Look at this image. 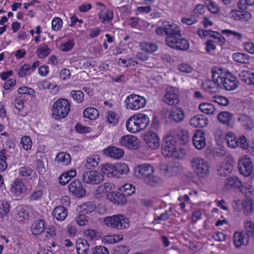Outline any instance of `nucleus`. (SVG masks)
<instances>
[{"mask_svg": "<svg viewBox=\"0 0 254 254\" xmlns=\"http://www.w3.org/2000/svg\"><path fill=\"white\" fill-rule=\"evenodd\" d=\"M70 109V105L67 100L61 98L53 105L52 117L56 120H61L65 118Z\"/></svg>", "mask_w": 254, "mask_h": 254, "instance_id": "nucleus-1", "label": "nucleus"}, {"mask_svg": "<svg viewBox=\"0 0 254 254\" xmlns=\"http://www.w3.org/2000/svg\"><path fill=\"white\" fill-rule=\"evenodd\" d=\"M212 80L206 79L202 83V87L206 91L211 93H218L221 89L220 78L218 72V67L213 68L211 70Z\"/></svg>", "mask_w": 254, "mask_h": 254, "instance_id": "nucleus-2", "label": "nucleus"}, {"mask_svg": "<svg viewBox=\"0 0 254 254\" xmlns=\"http://www.w3.org/2000/svg\"><path fill=\"white\" fill-rule=\"evenodd\" d=\"M180 28L176 24L171 21H165L161 27L156 30V34L158 35H166V38L170 37H175L181 36Z\"/></svg>", "mask_w": 254, "mask_h": 254, "instance_id": "nucleus-3", "label": "nucleus"}, {"mask_svg": "<svg viewBox=\"0 0 254 254\" xmlns=\"http://www.w3.org/2000/svg\"><path fill=\"white\" fill-rule=\"evenodd\" d=\"M218 74L220 75V82L221 89L231 91L235 89L238 86V81L235 76L230 72L218 68Z\"/></svg>", "mask_w": 254, "mask_h": 254, "instance_id": "nucleus-4", "label": "nucleus"}, {"mask_svg": "<svg viewBox=\"0 0 254 254\" xmlns=\"http://www.w3.org/2000/svg\"><path fill=\"white\" fill-rule=\"evenodd\" d=\"M106 225L118 230L125 229L129 227V221L123 215H114L104 218Z\"/></svg>", "mask_w": 254, "mask_h": 254, "instance_id": "nucleus-5", "label": "nucleus"}, {"mask_svg": "<svg viewBox=\"0 0 254 254\" xmlns=\"http://www.w3.org/2000/svg\"><path fill=\"white\" fill-rule=\"evenodd\" d=\"M191 165L195 174L200 178L207 177L209 173L208 162L200 157H194L191 161Z\"/></svg>", "mask_w": 254, "mask_h": 254, "instance_id": "nucleus-6", "label": "nucleus"}, {"mask_svg": "<svg viewBox=\"0 0 254 254\" xmlns=\"http://www.w3.org/2000/svg\"><path fill=\"white\" fill-rule=\"evenodd\" d=\"M177 140L173 136H167L163 140L162 144V153L167 157H174L177 153Z\"/></svg>", "mask_w": 254, "mask_h": 254, "instance_id": "nucleus-7", "label": "nucleus"}, {"mask_svg": "<svg viewBox=\"0 0 254 254\" xmlns=\"http://www.w3.org/2000/svg\"><path fill=\"white\" fill-rule=\"evenodd\" d=\"M125 102L127 109L137 110L145 106L146 100L143 96L132 94L126 98Z\"/></svg>", "mask_w": 254, "mask_h": 254, "instance_id": "nucleus-8", "label": "nucleus"}, {"mask_svg": "<svg viewBox=\"0 0 254 254\" xmlns=\"http://www.w3.org/2000/svg\"><path fill=\"white\" fill-rule=\"evenodd\" d=\"M165 41L168 46L179 51H185L190 48L189 41L184 38H180L179 36L170 37L168 39H166Z\"/></svg>", "mask_w": 254, "mask_h": 254, "instance_id": "nucleus-9", "label": "nucleus"}, {"mask_svg": "<svg viewBox=\"0 0 254 254\" xmlns=\"http://www.w3.org/2000/svg\"><path fill=\"white\" fill-rule=\"evenodd\" d=\"M104 176L96 171L86 172L82 176V181L84 183L91 185L99 184L104 180Z\"/></svg>", "mask_w": 254, "mask_h": 254, "instance_id": "nucleus-10", "label": "nucleus"}, {"mask_svg": "<svg viewBox=\"0 0 254 254\" xmlns=\"http://www.w3.org/2000/svg\"><path fill=\"white\" fill-rule=\"evenodd\" d=\"M163 101L170 106H176L179 104L180 100L178 89L173 87L167 88Z\"/></svg>", "mask_w": 254, "mask_h": 254, "instance_id": "nucleus-11", "label": "nucleus"}, {"mask_svg": "<svg viewBox=\"0 0 254 254\" xmlns=\"http://www.w3.org/2000/svg\"><path fill=\"white\" fill-rule=\"evenodd\" d=\"M160 168L161 171L169 177L177 175L183 170L182 166L177 162H170L167 164H163Z\"/></svg>", "mask_w": 254, "mask_h": 254, "instance_id": "nucleus-12", "label": "nucleus"}, {"mask_svg": "<svg viewBox=\"0 0 254 254\" xmlns=\"http://www.w3.org/2000/svg\"><path fill=\"white\" fill-rule=\"evenodd\" d=\"M154 169L153 166L148 164H141L135 167L134 174L135 177L145 180L154 173Z\"/></svg>", "mask_w": 254, "mask_h": 254, "instance_id": "nucleus-13", "label": "nucleus"}, {"mask_svg": "<svg viewBox=\"0 0 254 254\" xmlns=\"http://www.w3.org/2000/svg\"><path fill=\"white\" fill-rule=\"evenodd\" d=\"M143 140L151 149L156 150L160 146V138L157 133L153 131H148L145 133Z\"/></svg>", "mask_w": 254, "mask_h": 254, "instance_id": "nucleus-14", "label": "nucleus"}, {"mask_svg": "<svg viewBox=\"0 0 254 254\" xmlns=\"http://www.w3.org/2000/svg\"><path fill=\"white\" fill-rule=\"evenodd\" d=\"M69 190L77 197L80 198L85 194V190L79 180H75L68 186Z\"/></svg>", "mask_w": 254, "mask_h": 254, "instance_id": "nucleus-15", "label": "nucleus"}, {"mask_svg": "<svg viewBox=\"0 0 254 254\" xmlns=\"http://www.w3.org/2000/svg\"><path fill=\"white\" fill-rule=\"evenodd\" d=\"M238 168L241 174L245 177L249 176L253 171V165L250 159L246 158L240 160Z\"/></svg>", "mask_w": 254, "mask_h": 254, "instance_id": "nucleus-16", "label": "nucleus"}, {"mask_svg": "<svg viewBox=\"0 0 254 254\" xmlns=\"http://www.w3.org/2000/svg\"><path fill=\"white\" fill-rule=\"evenodd\" d=\"M185 116V112L182 108L175 107L170 111L168 114V119L171 122L179 123L184 120Z\"/></svg>", "mask_w": 254, "mask_h": 254, "instance_id": "nucleus-17", "label": "nucleus"}, {"mask_svg": "<svg viewBox=\"0 0 254 254\" xmlns=\"http://www.w3.org/2000/svg\"><path fill=\"white\" fill-rule=\"evenodd\" d=\"M138 139L136 136L131 135H124L121 138L120 140V143L122 146L133 149L138 147Z\"/></svg>", "mask_w": 254, "mask_h": 254, "instance_id": "nucleus-18", "label": "nucleus"}, {"mask_svg": "<svg viewBox=\"0 0 254 254\" xmlns=\"http://www.w3.org/2000/svg\"><path fill=\"white\" fill-rule=\"evenodd\" d=\"M217 118L218 121L222 124L228 127H232L235 122L234 116L227 111H223L219 113Z\"/></svg>", "mask_w": 254, "mask_h": 254, "instance_id": "nucleus-19", "label": "nucleus"}, {"mask_svg": "<svg viewBox=\"0 0 254 254\" xmlns=\"http://www.w3.org/2000/svg\"><path fill=\"white\" fill-rule=\"evenodd\" d=\"M192 142L196 149L200 150L203 148L206 145L204 132L201 130H196L193 136Z\"/></svg>", "mask_w": 254, "mask_h": 254, "instance_id": "nucleus-20", "label": "nucleus"}, {"mask_svg": "<svg viewBox=\"0 0 254 254\" xmlns=\"http://www.w3.org/2000/svg\"><path fill=\"white\" fill-rule=\"evenodd\" d=\"M107 198L110 201L118 205H124L127 202V199L121 191H113L107 194Z\"/></svg>", "mask_w": 254, "mask_h": 254, "instance_id": "nucleus-21", "label": "nucleus"}, {"mask_svg": "<svg viewBox=\"0 0 254 254\" xmlns=\"http://www.w3.org/2000/svg\"><path fill=\"white\" fill-rule=\"evenodd\" d=\"M103 152L104 154L107 156L115 159H119L124 155L123 149L112 146L105 148Z\"/></svg>", "mask_w": 254, "mask_h": 254, "instance_id": "nucleus-22", "label": "nucleus"}, {"mask_svg": "<svg viewBox=\"0 0 254 254\" xmlns=\"http://www.w3.org/2000/svg\"><path fill=\"white\" fill-rule=\"evenodd\" d=\"M190 125L194 127H203L208 124V120L203 115L195 116L190 122Z\"/></svg>", "mask_w": 254, "mask_h": 254, "instance_id": "nucleus-23", "label": "nucleus"}, {"mask_svg": "<svg viewBox=\"0 0 254 254\" xmlns=\"http://www.w3.org/2000/svg\"><path fill=\"white\" fill-rule=\"evenodd\" d=\"M240 79L248 85H254V72L251 70L242 71L239 75Z\"/></svg>", "mask_w": 254, "mask_h": 254, "instance_id": "nucleus-24", "label": "nucleus"}, {"mask_svg": "<svg viewBox=\"0 0 254 254\" xmlns=\"http://www.w3.org/2000/svg\"><path fill=\"white\" fill-rule=\"evenodd\" d=\"M238 122L245 129L250 130L254 127L253 121L247 115H241L238 119Z\"/></svg>", "mask_w": 254, "mask_h": 254, "instance_id": "nucleus-25", "label": "nucleus"}, {"mask_svg": "<svg viewBox=\"0 0 254 254\" xmlns=\"http://www.w3.org/2000/svg\"><path fill=\"white\" fill-rule=\"evenodd\" d=\"M32 233L35 235H41L46 229L45 221L42 219H39L36 221L32 225Z\"/></svg>", "mask_w": 254, "mask_h": 254, "instance_id": "nucleus-26", "label": "nucleus"}, {"mask_svg": "<svg viewBox=\"0 0 254 254\" xmlns=\"http://www.w3.org/2000/svg\"><path fill=\"white\" fill-rule=\"evenodd\" d=\"M139 126L135 115L130 117L126 122L127 129L132 133H136L140 131Z\"/></svg>", "mask_w": 254, "mask_h": 254, "instance_id": "nucleus-27", "label": "nucleus"}, {"mask_svg": "<svg viewBox=\"0 0 254 254\" xmlns=\"http://www.w3.org/2000/svg\"><path fill=\"white\" fill-rule=\"evenodd\" d=\"M53 215L57 220L63 221L67 215V210L64 206H58L54 208Z\"/></svg>", "mask_w": 254, "mask_h": 254, "instance_id": "nucleus-28", "label": "nucleus"}, {"mask_svg": "<svg viewBox=\"0 0 254 254\" xmlns=\"http://www.w3.org/2000/svg\"><path fill=\"white\" fill-rule=\"evenodd\" d=\"M89 245L85 239H79L77 240L76 249L78 254H87L89 252Z\"/></svg>", "mask_w": 254, "mask_h": 254, "instance_id": "nucleus-29", "label": "nucleus"}, {"mask_svg": "<svg viewBox=\"0 0 254 254\" xmlns=\"http://www.w3.org/2000/svg\"><path fill=\"white\" fill-rule=\"evenodd\" d=\"M225 187L228 189L231 188L240 189L242 186V182L236 176L228 177L225 180Z\"/></svg>", "mask_w": 254, "mask_h": 254, "instance_id": "nucleus-30", "label": "nucleus"}, {"mask_svg": "<svg viewBox=\"0 0 254 254\" xmlns=\"http://www.w3.org/2000/svg\"><path fill=\"white\" fill-rule=\"evenodd\" d=\"M233 16L236 20H241L242 21H248L252 18L251 13L244 10H232Z\"/></svg>", "mask_w": 254, "mask_h": 254, "instance_id": "nucleus-31", "label": "nucleus"}, {"mask_svg": "<svg viewBox=\"0 0 254 254\" xmlns=\"http://www.w3.org/2000/svg\"><path fill=\"white\" fill-rule=\"evenodd\" d=\"M99 16L102 22L108 23L113 19V12L112 10L104 7L101 9Z\"/></svg>", "mask_w": 254, "mask_h": 254, "instance_id": "nucleus-32", "label": "nucleus"}, {"mask_svg": "<svg viewBox=\"0 0 254 254\" xmlns=\"http://www.w3.org/2000/svg\"><path fill=\"white\" fill-rule=\"evenodd\" d=\"M138 122L140 130L145 129L150 123L149 118L148 116L143 114L135 115Z\"/></svg>", "mask_w": 254, "mask_h": 254, "instance_id": "nucleus-33", "label": "nucleus"}, {"mask_svg": "<svg viewBox=\"0 0 254 254\" xmlns=\"http://www.w3.org/2000/svg\"><path fill=\"white\" fill-rule=\"evenodd\" d=\"M102 172L108 177H116L117 173L115 169V165L111 164H106L103 165Z\"/></svg>", "mask_w": 254, "mask_h": 254, "instance_id": "nucleus-34", "label": "nucleus"}, {"mask_svg": "<svg viewBox=\"0 0 254 254\" xmlns=\"http://www.w3.org/2000/svg\"><path fill=\"white\" fill-rule=\"evenodd\" d=\"M139 47L141 50L149 53L156 52L158 48L156 44L149 42H141Z\"/></svg>", "mask_w": 254, "mask_h": 254, "instance_id": "nucleus-35", "label": "nucleus"}, {"mask_svg": "<svg viewBox=\"0 0 254 254\" xmlns=\"http://www.w3.org/2000/svg\"><path fill=\"white\" fill-rule=\"evenodd\" d=\"M24 184L20 179H16L12 185L11 191L16 196L20 195L23 192Z\"/></svg>", "mask_w": 254, "mask_h": 254, "instance_id": "nucleus-36", "label": "nucleus"}, {"mask_svg": "<svg viewBox=\"0 0 254 254\" xmlns=\"http://www.w3.org/2000/svg\"><path fill=\"white\" fill-rule=\"evenodd\" d=\"M70 155L66 152L59 153L55 159V161L58 163H61L64 165H68L71 161Z\"/></svg>", "mask_w": 254, "mask_h": 254, "instance_id": "nucleus-37", "label": "nucleus"}, {"mask_svg": "<svg viewBox=\"0 0 254 254\" xmlns=\"http://www.w3.org/2000/svg\"><path fill=\"white\" fill-rule=\"evenodd\" d=\"M18 173L20 176L23 177H28L32 176V177H37V175L31 167L28 166H24L20 168L18 170Z\"/></svg>", "mask_w": 254, "mask_h": 254, "instance_id": "nucleus-38", "label": "nucleus"}, {"mask_svg": "<svg viewBox=\"0 0 254 254\" xmlns=\"http://www.w3.org/2000/svg\"><path fill=\"white\" fill-rule=\"evenodd\" d=\"M115 188V186L111 183H105L100 185L96 190L97 193L101 194L105 192H112Z\"/></svg>", "mask_w": 254, "mask_h": 254, "instance_id": "nucleus-39", "label": "nucleus"}, {"mask_svg": "<svg viewBox=\"0 0 254 254\" xmlns=\"http://www.w3.org/2000/svg\"><path fill=\"white\" fill-rule=\"evenodd\" d=\"M98 116L99 112L95 108H87L83 111V117L90 120H95Z\"/></svg>", "mask_w": 254, "mask_h": 254, "instance_id": "nucleus-40", "label": "nucleus"}, {"mask_svg": "<svg viewBox=\"0 0 254 254\" xmlns=\"http://www.w3.org/2000/svg\"><path fill=\"white\" fill-rule=\"evenodd\" d=\"M233 167L230 163H225L221 165L217 170L218 174L221 176L228 175L233 170Z\"/></svg>", "mask_w": 254, "mask_h": 254, "instance_id": "nucleus-41", "label": "nucleus"}, {"mask_svg": "<svg viewBox=\"0 0 254 254\" xmlns=\"http://www.w3.org/2000/svg\"><path fill=\"white\" fill-rule=\"evenodd\" d=\"M234 243L236 247L240 248L245 244V236L241 232H235L233 236Z\"/></svg>", "mask_w": 254, "mask_h": 254, "instance_id": "nucleus-42", "label": "nucleus"}, {"mask_svg": "<svg viewBox=\"0 0 254 254\" xmlns=\"http://www.w3.org/2000/svg\"><path fill=\"white\" fill-rule=\"evenodd\" d=\"M232 57L235 61L240 63L247 64L250 60V57L248 55L241 53H234Z\"/></svg>", "mask_w": 254, "mask_h": 254, "instance_id": "nucleus-43", "label": "nucleus"}, {"mask_svg": "<svg viewBox=\"0 0 254 254\" xmlns=\"http://www.w3.org/2000/svg\"><path fill=\"white\" fill-rule=\"evenodd\" d=\"M199 109L202 112L206 114H212L215 110L212 104L206 103L200 104Z\"/></svg>", "mask_w": 254, "mask_h": 254, "instance_id": "nucleus-44", "label": "nucleus"}, {"mask_svg": "<svg viewBox=\"0 0 254 254\" xmlns=\"http://www.w3.org/2000/svg\"><path fill=\"white\" fill-rule=\"evenodd\" d=\"M115 169L117 173L116 178H119L120 175L127 174L129 172L128 167L125 163L116 164Z\"/></svg>", "mask_w": 254, "mask_h": 254, "instance_id": "nucleus-45", "label": "nucleus"}, {"mask_svg": "<svg viewBox=\"0 0 254 254\" xmlns=\"http://www.w3.org/2000/svg\"><path fill=\"white\" fill-rule=\"evenodd\" d=\"M70 96L78 103H81L84 101V95L81 90H72Z\"/></svg>", "mask_w": 254, "mask_h": 254, "instance_id": "nucleus-46", "label": "nucleus"}, {"mask_svg": "<svg viewBox=\"0 0 254 254\" xmlns=\"http://www.w3.org/2000/svg\"><path fill=\"white\" fill-rule=\"evenodd\" d=\"M178 142L180 144L184 145L190 140L189 132L186 130H182L178 133Z\"/></svg>", "mask_w": 254, "mask_h": 254, "instance_id": "nucleus-47", "label": "nucleus"}, {"mask_svg": "<svg viewBox=\"0 0 254 254\" xmlns=\"http://www.w3.org/2000/svg\"><path fill=\"white\" fill-rule=\"evenodd\" d=\"M10 205L4 200L0 201V216L3 217L6 215L9 211Z\"/></svg>", "mask_w": 254, "mask_h": 254, "instance_id": "nucleus-48", "label": "nucleus"}, {"mask_svg": "<svg viewBox=\"0 0 254 254\" xmlns=\"http://www.w3.org/2000/svg\"><path fill=\"white\" fill-rule=\"evenodd\" d=\"M236 137L233 132H229L226 134L225 139L228 146L231 148H236L238 147V144L236 142Z\"/></svg>", "mask_w": 254, "mask_h": 254, "instance_id": "nucleus-49", "label": "nucleus"}, {"mask_svg": "<svg viewBox=\"0 0 254 254\" xmlns=\"http://www.w3.org/2000/svg\"><path fill=\"white\" fill-rule=\"evenodd\" d=\"M99 158L95 156H91L87 158L86 167L89 169H91L92 168L96 167L99 163Z\"/></svg>", "mask_w": 254, "mask_h": 254, "instance_id": "nucleus-50", "label": "nucleus"}, {"mask_svg": "<svg viewBox=\"0 0 254 254\" xmlns=\"http://www.w3.org/2000/svg\"><path fill=\"white\" fill-rule=\"evenodd\" d=\"M252 205V200L250 198H246L242 203L243 211L247 215L252 213L253 211Z\"/></svg>", "mask_w": 254, "mask_h": 254, "instance_id": "nucleus-51", "label": "nucleus"}, {"mask_svg": "<svg viewBox=\"0 0 254 254\" xmlns=\"http://www.w3.org/2000/svg\"><path fill=\"white\" fill-rule=\"evenodd\" d=\"M51 52V49L46 45L39 48L36 51L37 56L40 58L47 57Z\"/></svg>", "mask_w": 254, "mask_h": 254, "instance_id": "nucleus-52", "label": "nucleus"}, {"mask_svg": "<svg viewBox=\"0 0 254 254\" xmlns=\"http://www.w3.org/2000/svg\"><path fill=\"white\" fill-rule=\"evenodd\" d=\"M107 114V122L109 124L114 126L118 123V118L115 112L109 111Z\"/></svg>", "mask_w": 254, "mask_h": 254, "instance_id": "nucleus-53", "label": "nucleus"}, {"mask_svg": "<svg viewBox=\"0 0 254 254\" xmlns=\"http://www.w3.org/2000/svg\"><path fill=\"white\" fill-rule=\"evenodd\" d=\"M146 184L150 186H155L161 182V180L158 177L151 175L145 180L144 181Z\"/></svg>", "mask_w": 254, "mask_h": 254, "instance_id": "nucleus-54", "label": "nucleus"}, {"mask_svg": "<svg viewBox=\"0 0 254 254\" xmlns=\"http://www.w3.org/2000/svg\"><path fill=\"white\" fill-rule=\"evenodd\" d=\"M81 208H82L81 213L84 214L90 213L94 211L95 205L91 204L90 202H87L81 205Z\"/></svg>", "mask_w": 254, "mask_h": 254, "instance_id": "nucleus-55", "label": "nucleus"}, {"mask_svg": "<svg viewBox=\"0 0 254 254\" xmlns=\"http://www.w3.org/2000/svg\"><path fill=\"white\" fill-rule=\"evenodd\" d=\"M20 143L25 150L30 149L32 147V141L29 136H25L21 138Z\"/></svg>", "mask_w": 254, "mask_h": 254, "instance_id": "nucleus-56", "label": "nucleus"}, {"mask_svg": "<svg viewBox=\"0 0 254 254\" xmlns=\"http://www.w3.org/2000/svg\"><path fill=\"white\" fill-rule=\"evenodd\" d=\"M91 252V254H109L107 248L102 246H98L92 248Z\"/></svg>", "mask_w": 254, "mask_h": 254, "instance_id": "nucleus-57", "label": "nucleus"}, {"mask_svg": "<svg viewBox=\"0 0 254 254\" xmlns=\"http://www.w3.org/2000/svg\"><path fill=\"white\" fill-rule=\"evenodd\" d=\"M213 97L214 98L213 101L220 105L226 106L229 103L228 99L225 97L215 95Z\"/></svg>", "mask_w": 254, "mask_h": 254, "instance_id": "nucleus-58", "label": "nucleus"}, {"mask_svg": "<svg viewBox=\"0 0 254 254\" xmlns=\"http://www.w3.org/2000/svg\"><path fill=\"white\" fill-rule=\"evenodd\" d=\"M129 250L127 246L116 247L114 250L113 254H127Z\"/></svg>", "mask_w": 254, "mask_h": 254, "instance_id": "nucleus-59", "label": "nucleus"}, {"mask_svg": "<svg viewBox=\"0 0 254 254\" xmlns=\"http://www.w3.org/2000/svg\"><path fill=\"white\" fill-rule=\"evenodd\" d=\"M63 21L59 17H55L52 22V27L54 30H59L62 26Z\"/></svg>", "mask_w": 254, "mask_h": 254, "instance_id": "nucleus-60", "label": "nucleus"}, {"mask_svg": "<svg viewBox=\"0 0 254 254\" xmlns=\"http://www.w3.org/2000/svg\"><path fill=\"white\" fill-rule=\"evenodd\" d=\"M75 130L80 133L90 132L91 128L83 126L80 123H77L75 127Z\"/></svg>", "mask_w": 254, "mask_h": 254, "instance_id": "nucleus-61", "label": "nucleus"}, {"mask_svg": "<svg viewBox=\"0 0 254 254\" xmlns=\"http://www.w3.org/2000/svg\"><path fill=\"white\" fill-rule=\"evenodd\" d=\"M37 167V170L40 174H43L46 172V168L43 160L37 159L35 161V164Z\"/></svg>", "mask_w": 254, "mask_h": 254, "instance_id": "nucleus-62", "label": "nucleus"}, {"mask_svg": "<svg viewBox=\"0 0 254 254\" xmlns=\"http://www.w3.org/2000/svg\"><path fill=\"white\" fill-rule=\"evenodd\" d=\"M43 192L41 190H36L34 191L31 195L29 196V198L30 200H37L39 199L43 195Z\"/></svg>", "mask_w": 254, "mask_h": 254, "instance_id": "nucleus-63", "label": "nucleus"}, {"mask_svg": "<svg viewBox=\"0 0 254 254\" xmlns=\"http://www.w3.org/2000/svg\"><path fill=\"white\" fill-rule=\"evenodd\" d=\"M207 6L209 10L213 13H217L219 10L217 4L212 1H209Z\"/></svg>", "mask_w": 254, "mask_h": 254, "instance_id": "nucleus-64", "label": "nucleus"}]
</instances>
